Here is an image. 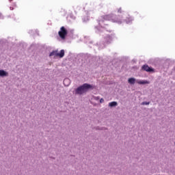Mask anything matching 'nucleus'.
Wrapping results in <instances>:
<instances>
[{
	"instance_id": "obj_1",
	"label": "nucleus",
	"mask_w": 175,
	"mask_h": 175,
	"mask_svg": "<svg viewBox=\"0 0 175 175\" xmlns=\"http://www.w3.org/2000/svg\"><path fill=\"white\" fill-rule=\"evenodd\" d=\"M94 88L95 85H91L90 83H83V85L76 88L74 93L75 95H85L87 92L92 91V90H94Z\"/></svg>"
},
{
	"instance_id": "obj_19",
	"label": "nucleus",
	"mask_w": 175,
	"mask_h": 175,
	"mask_svg": "<svg viewBox=\"0 0 175 175\" xmlns=\"http://www.w3.org/2000/svg\"><path fill=\"white\" fill-rule=\"evenodd\" d=\"M118 12V13H121V8H120Z\"/></svg>"
},
{
	"instance_id": "obj_12",
	"label": "nucleus",
	"mask_w": 175,
	"mask_h": 175,
	"mask_svg": "<svg viewBox=\"0 0 175 175\" xmlns=\"http://www.w3.org/2000/svg\"><path fill=\"white\" fill-rule=\"evenodd\" d=\"M57 53H58V50L53 51L49 54V57H53V55H55V57H57Z\"/></svg>"
},
{
	"instance_id": "obj_23",
	"label": "nucleus",
	"mask_w": 175,
	"mask_h": 175,
	"mask_svg": "<svg viewBox=\"0 0 175 175\" xmlns=\"http://www.w3.org/2000/svg\"><path fill=\"white\" fill-rule=\"evenodd\" d=\"M10 9H12V10H13V8H12V7H10Z\"/></svg>"
},
{
	"instance_id": "obj_8",
	"label": "nucleus",
	"mask_w": 175,
	"mask_h": 175,
	"mask_svg": "<svg viewBox=\"0 0 175 175\" xmlns=\"http://www.w3.org/2000/svg\"><path fill=\"white\" fill-rule=\"evenodd\" d=\"M129 84H131V85H134L135 83H136V79L131 77L128 79Z\"/></svg>"
},
{
	"instance_id": "obj_14",
	"label": "nucleus",
	"mask_w": 175,
	"mask_h": 175,
	"mask_svg": "<svg viewBox=\"0 0 175 175\" xmlns=\"http://www.w3.org/2000/svg\"><path fill=\"white\" fill-rule=\"evenodd\" d=\"M96 131H103V130H106L107 129L105 128V127H99V126H97L96 127Z\"/></svg>"
},
{
	"instance_id": "obj_5",
	"label": "nucleus",
	"mask_w": 175,
	"mask_h": 175,
	"mask_svg": "<svg viewBox=\"0 0 175 175\" xmlns=\"http://www.w3.org/2000/svg\"><path fill=\"white\" fill-rule=\"evenodd\" d=\"M92 59L97 62V64H102L103 62L102 57H100V56H94L92 57Z\"/></svg>"
},
{
	"instance_id": "obj_15",
	"label": "nucleus",
	"mask_w": 175,
	"mask_h": 175,
	"mask_svg": "<svg viewBox=\"0 0 175 175\" xmlns=\"http://www.w3.org/2000/svg\"><path fill=\"white\" fill-rule=\"evenodd\" d=\"M141 105H142V106H144V105H150V102L144 101V102H142V103H141Z\"/></svg>"
},
{
	"instance_id": "obj_18",
	"label": "nucleus",
	"mask_w": 175,
	"mask_h": 175,
	"mask_svg": "<svg viewBox=\"0 0 175 175\" xmlns=\"http://www.w3.org/2000/svg\"><path fill=\"white\" fill-rule=\"evenodd\" d=\"M99 47H100V49H105V44H103V46H99Z\"/></svg>"
},
{
	"instance_id": "obj_21",
	"label": "nucleus",
	"mask_w": 175,
	"mask_h": 175,
	"mask_svg": "<svg viewBox=\"0 0 175 175\" xmlns=\"http://www.w3.org/2000/svg\"><path fill=\"white\" fill-rule=\"evenodd\" d=\"M12 1H13V0H10V2H12Z\"/></svg>"
},
{
	"instance_id": "obj_9",
	"label": "nucleus",
	"mask_w": 175,
	"mask_h": 175,
	"mask_svg": "<svg viewBox=\"0 0 175 175\" xmlns=\"http://www.w3.org/2000/svg\"><path fill=\"white\" fill-rule=\"evenodd\" d=\"M63 83L66 87H69V85H70V79H69L68 78H66L64 79Z\"/></svg>"
},
{
	"instance_id": "obj_6",
	"label": "nucleus",
	"mask_w": 175,
	"mask_h": 175,
	"mask_svg": "<svg viewBox=\"0 0 175 175\" xmlns=\"http://www.w3.org/2000/svg\"><path fill=\"white\" fill-rule=\"evenodd\" d=\"M65 56V50L62 49L59 53L57 52L56 53V57H59V58H64Z\"/></svg>"
},
{
	"instance_id": "obj_7",
	"label": "nucleus",
	"mask_w": 175,
	"mask_h": 175,
	"mask_svg": "<svg viewBox=\"0 0 175 175\" xmlns=\"http://www.w3.org/2000/svg\"><path fill=\"white\" fill-rule=\"evenodd\" d=\"M8 76H9V72L4 70H0V77H8Z\"/></svg>"
},
{
	"instance_id": "obj_17",
	"label": "nucleus",
	"mask_w": 175,
	"mask_h": 175,
	"mask_svg": "<svg viewBox=\"0 0 175 175\" xmlns=\"http://www.w3.org/2000/svg\"><path fill=\"white\" fill-rule=\"evenodd\" d=\"M103 102H105V99L100 98V103H103Z\"/></svg>"
},
{
	"instance_id": "obj_11",
	"label": "nucleus",
	"mask_w": 175,
	"mask_h": 175,
	"mask_svg": "<svg viewBox=\"0 0 175 175\" xmlns=\"http://www.w3.org/2000/svg\"><path fill=\"white\" fill-rule=\"evenodd\" d=\"M105 42L106 43L109 44L111 42V40H113V39L111 38V36H107L105 38Z\"/></svg>"
},
{
	"instance_id": "obj_20",
	"label": "nucleus",
	"mask_w": 175,
	"mask_h": 175,
	"mask_svg": "<svg viewBox=\"0 0 175 175\" xmlns=\"http://www.w3.org/2000/svg\"><path fill=\"white\" fill-rule=\"evenodd\" d=\"M126 23L127 24H129V23H130V21H126Z\"/></svg>"
},
{
	"instance_id": "obj_2",
	"label": "nucleus",
	"mask_w": 175,
	"mask_h": 175,
	"mask_svg": "<svg viewBox=\"0 0 175 175\" xmlns=\"http://www.w3.org/2000/svg\"><path fill=\"white\" fill-rule=\"evenodd\" d=\"M105 20L108 21H112V23H118V24H121V21H118V19L114 18V14H109L105 15L101 17V19L99 20V25H100L101 23H103Z\"/></svg>"
},
{
	"instance_id": "obj_4",
	"label": "nucleus",
	"mask_w": 175,
	"mask_h": 175,
	"mask_svg": "<svg viewBox=\"0 0 175 175\" xmlns=\"http://www.w3.org/2000/svg\"><path fill=\"white\" fill-rule=\"evenodd\" d=\"M142 70H144L145 72H154L155 70L152 68V67L148 66V65L145 64L142 66Z\"/></svg>"
},
{
	"instance_id": "obj_10",
	"label": "nucleus",
	"mask_w": 175,
	"mask_h": 175,
	"mask_svg": "<svg viewBox=\"0 0 175 175\" xmlns=\"http://www.w3.org/2000/svg\"><path fill=\"white\" fill-rule=\"evenodd\" d=\"M116 106H118V103L116 101H113L109 103V107H116Z\"/></svg>"
},
{
	"instance_id": "obj_22",
	"label": "nucleus",
	"mask_w": 175,
	"mask_h": 175,
	"mask_svg": "<svg viewBox=\"0 0 175 175\" xmlns=\"http://www.w3.org/2000/svg\"><path fill=\"white\" fill-rule=\"evenodd\" d=\"M10 9H12V10H13V8H12V7H10Z\"/></svg>"
},
{
	"instance_id": "obj_13",
	"label": "nucleus",
	"mask_w": 175,
	"mask_h": 175,
	"mask_svg": "<svg viewBox=\"0 0 175 175\" xmlns=\"http://www.w3.org/2000/svg\"><path fill=\"white\" fill-rule=\"evenodd\" d=\"M137 84H148V81H137Z\"/></svg>"
},
{
	"instance_id": "obj_3",
	"label": "nucleus",
	"mask_w": 175,
	"mask_h": 175,
	"mask_svg": "<svg viewBox=\"0 0 175 175\" xmlns=\"http://www.w3.org/2000/svg\"><path fill=\"white\" fill-rule=\"evenodd\" d=\"M58 35L62 40H65L66 39V36H68V30L65 28V27H62L60 28V31L58 32Z\"/></svg>"
},
{
	"instance_id": "obj_16",
	"label": "nucleus",
	"mask_w": 175,
	"mask_h": 175,
	"mask_svg": "<svg viewBox=\"0 0 175 175\" xmlns=\"http://www.w3.org/2000/svg\"><path fill=\"white\" fill-rule=\"evenodd\" d=\"M94 99L95 100H99L100 98H99V96H94Z\"/></svg>"
}]
</instances>
